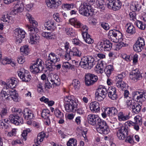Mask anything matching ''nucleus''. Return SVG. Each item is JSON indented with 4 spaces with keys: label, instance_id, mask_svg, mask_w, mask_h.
Listing matches in <instances>:
<instances>
[{
    "label": "nucleus",
    "instance_id": "obj_11",
    "mask_svg": "<svg viewBox=\"0 0 146 146\" xmlns=\"http://www.w3.org/2000/svg\"><path fill=\"white\" fill-rule=\"evenodd\" d=\"M108 37L112 41L116 42L117 40L120 41L123 36L119 31L115 29L110 30L108 33Z\"/></svg>",
    "mask_w": 146,
    "mask_h": 146
},
{
    "label": "nucleus",
    "instance_id": "obj_19",
    "mask_svg": "<svg viewBox=\"0 0 146 146\" xmlns=\"http://www.w3.org/2000/svg\"><path fill=\"white\" fill-rule=\"evenodd\" d=\"M18 74L20 79L24 82H27L30 81L31 78L29 72L27 71H24L23 72L18 71Z\"/></svg>",
    "mask_w": 146,
    "mask_h": 146
},
{
    "label": "nucleus",
    "instance_id": "obj_26",
    "mask_svg": "<svg viewBox=\"0 0 146 146\" xmlns=\"http://www.w3.org/2000/svg\"><path fill=\"white\" fill-rule=\"evenodd\" d=\"M108 115L109 117H113L116 115L118 113L117 109L114 107L108 108L105 110Z\"/></svg>",
    "mask_w": 146,
    "mask_h": 146
},
{
    "label": "nucleus",
    "instance_id": "obj_8",
    "mask_svg": "<svg viewBox=\"0 0 146 146\" xmlns=\"http://www.w3.org/2000/svg\"><path fill=\"white\" fill-rule=\"evenodd\" d=\"M44 65L43 62L40 59H38L30 66V70L34 74L40 72L43 70Z\"/></svg>",
    "mask_w": 146,
    "mask_h": 146
},
{
    "label": "nucleus",
    "instance_id": "obj_55",
    "mask_svg": "<svg viewBox=\"0 0 146 146\" xmlns=\"http://www.w3.org/2000/svg\"><path fill=\"white\" fill-rule=\"evenodd\" d=\"M134 119L135 121L134 123L136 124L139 125H141L142 124V119L139 116H135L134 118Z\"/></svg>",
    "mask_w": 146,
    "mask_h": 146
},
{
    "label": "nucleus",
    "instance_id": "obj_6",
    "mask_svg": "<svg viewBox=\"0 0 146 146\" xmlns=\"http://www.w3.org/2000/svg\"><path fill=\"white\" fill-rule=\"evenodd\" d=\"M27 27L30 31L29 34V43L31 44H36L39 41L40 37L37 34L38 30L37 28H33L29 25Z\"/></svg>",
    "mask_w": 146,
    "mask_h": 146
},
{
    "label": "nucleus",
    "instance_id": "obj_13",
    "mask_svg": "<svg viewBox=\"0 0 146 146\" xmlns=\"http://www.w3.org/2000/svg\"><path fill=\"white\" fill-rule=\"evenodd\" d=\"M106 5L109 9L116 11L121 9L122 3L119 0H109Z\"/></svg>",
    "mask_w": 146,
    "mask_h": 146
},
{
    "label": "nucleus",
    "instance_id": "obj_43",
    "mask_svg": "<svg viewBox=\"0 0 146 146\" xmlns=\"http://www.w3.org/2000/svg\"><path fill=\"white\" fill-rule=\"evenodd\" d=\"M77 141L74 138H70L67 143V146H76Z\"/></svg>",
    "mask_w": 146,
    "mask_h": 146
},
{
    "label": "nucleus",
    "instance_id": "obj_59",
    "mask_svg": "<svg viewBox=\"0 0 146 146\" xmlns=\"http://www.w3.org/2000/svg\"><path fill=\"white\" fill-rule=\"evenodd\" d=\"M97 47L99 50L100 51L102 52L105 51L104 47V42H100L98 43Z\"/></svg>",
    "mask_w": 146,
    "mask_h": 146
},
{
    "label": "nucleus",
    "instance_id": "obj_10",
    "mask_svg": "<svg viewBox=\"0 0 146 146\" xmlns=\"http://www.w3.org/2000/svg\"><path fill=\"white\" fill-rule=\"evenodd\" d=\"M18 114L14 113L13 114H11L9 116V119H4V122L5 123H8L11 121V123L16 125H20L23 123V119L18 116Z\"/></svg>",
    "mask_w": 146,
    "mask_h": 146
},
{
    "label": "nucleus",
    "instance_id": "obj_53",
    "mask_svg": "<svg viewBox=\"0 0 146 146\" xmlns=\"http://www.w3.org/2000/svg\"><path fill=\"white\" fill-rule=\"evenodd\" d=\"M31 131V130L29 128L26 129L25 130H24L21 135V136L23 137L22 139L24 141H26V140L27 136L28 133L30 132Z\"/></svg>",
    "mask_w": 146,
    "mask_h": 146
},
{
    "label": "nucleus",
    "instance_id": "obj_47",
    "mask_svg": "<svg viewBox=\"0 0 146 146\" xmlns=\"http://www.w3.org/2000/svg\"><path fill=\"white\" fill-rule=\"evenodd\" d=\"M116 86L119 89L123 90L124 88H126V87H127V85L124 82L116 83Z\"/></svg>",
    "mask_w": 146,
    "mask_h": 146
},
{
    "label": "nucleus",
    "instance_id": "obj_12",
    "mask_svg": "<svg viewBox=\"0 0 146 146\" xmlns=\"http://www.w3.org/2000/svg\"><path fill=\"white\" fill-rule=\"evenodd\" d=\"M98 80V76L93 74L88 73L85 75L84 81L86 85L87 86L93 85Z\"/></svg>",
    "mask_w": 146,
    "mask_h": 146
},
{
    "label": "nucleus",
    "instance_id": "obj_64",
    "mask_svg": "<svg viewBox=\"0 0 146 146\" xmlns=\"http://www.w3.org/2000/svg\"><path fill=\"white\" fill-rule=\"evenodd\" d=\"M18 62L20 64H23L25 61V60L24 56H20L18 57L17 59Z\"/></svg>",
    "mask_w": 146,
    "mask_h": 146
},
{
    "label": "nucleus",
    "instance_id": "obj_29",
    "mask_svg": "<svg viewBox=\"0 0 146 146\" xmlns=\"http://www.w3.org/2000/svg\"><path fill=\"white\" fill-rule=\"evenodd\" d=\"M69 21L72 25L78 28H80L82 26L83 24L76 18H73L70 19Z\"/></svg>",
    "mask_w": 146,
    "mask_h": 146
},
{
    "label": "nucleus",
    "instance_id": "obj_44",
    "mask_svg": "<svg viewBox=\"0 0 146 146\" xmlns=\"http://www.w3.org/2000/svg\"><path fill=\"white\" fill-rule=\"evenodd\" d=\"M141 106L138 104H136L133 107L132 109L133 112L136 114H137L140 111L141 109Z\"/></svg>",
    "mask_w": 146,
    "mask_h": 146
},
{
    "label": "nucleus",
    "instance_id": "obj_4",
    "mask_svg": "<svg viewBox=\"0 0 146 146\" xmlns=\"http://www.w3.org/2000/svg\"><path fill=\"white\" fill-rule=\"evenodd\" d=\"M64 108L65 111L68 112H74L78 106L76 102L70 96H66L64 98Z\"/></svg>",
    "mask_w": 146,
    "mask_h": 146
},
{
    "label": "nucleus",
    "instance_id": "obj_46",
    "mask_svg": "<svg viewBox=\"0 0 146 146\" xmlns=\"http://www.w3.org/2000/svg\"><path fill=\"white\" fill-rule=\"evenodd\" d=\"M21 52H23L25 55H27L29 53V49L28 46L27 45L21 46L20 48Z\"/></svg>",
    "mask_w": 146,
    "mask_h": 146
},
{
    "label": "nucleus",
    "instance_id": "obj_14",
    "mask_svg": "<svg viewBox=\"0 0 146 146\" xmlns=\"http://www.w3.org/2000/svg\"><path fill=\"white\" fill-rule=\"evenodd\" d=\"M132 96L134 100L139 102L143 98L146 99V90H141L134 91L133 92Z\"/></svg>",
    "mask_w": 146,
    "mask_h": 146
},
{
    "label": "nucleus",
    "instance_id": "obj_34",
    "mask_svg": "<svg viewBox=\"0 0 146 146\" xmlns=\"http://www.w3.org/2000/svg\"><path fill=\"white\" fill-rule=\"evenodd\" d=\"M54 23L53 21H48L44 24L45 28L48 30H53L54 28Z\"/></svg>",
    "mask_w": 146,
    "mask_h": 146
},
{
    "label": "nucleus",
    "instance_id": "obj_7",
    "mask_svg": "<svg viewBox=\"0 0 146 146\" xmlns=\"http://www.w3.org/2000/svg\"><path fill=\"white\" fill-rule=\"evenodd\" d=\"M59 58L53 52L50 53L48 57V60L46 62V66L48 70L52 71L55 69L54 64L59 61Z\"/></svg>",
    "mask_w": 146,
    "mask_h": 146
},
{
    "label": "nucleus",
    "instance_id": "obj_24",
    "mask_svg": "<svg viewBox=\"0 0 146 146\" xmlns=\"http://www.w3.org/2000/svg\"><path fill=\"white\" fill-rule=\"evenodd\" d=\"M50 111L48 109H44L41 113V115L42 117L44 119L45 123L46 125H49L50 123V119L49 118L50 116Z\"/></svg>",
    "mask_w": 146,
    "mask_h": 146
},
{
    "label": "nucleus",
    "instance_id": "obj_61",
    "mask_svg": "<svg viewBox=\"0 0 146 146\" xmlns=\"http://www.w3.org/2000/svg\"><path fill=\"white\" fill-rule=\"evenodd\" d=\"M53 17L57 22H62V19L60 18L59 14L57 13H55L53 15Z\"/></svg>",
    "mask_w": 146,
    "mask_h": 146
},
{
    "label": "nucleus",
    "instance_id": "obj_15",
    "mask_svg": "<svg viewBox=\"0 0 146 146\" xmlns=\"http://www.w3.org/2000/svg\"><path fill=\"white\" fill-rule=\"evenodd\" d=\"M2 85L4 86L6 90L9 88H13L18 84V81L15 78L12 77L7 80V82H2Z\"/></svg>",
    "mask_w": 146,
    "mask_h": 146
},
{
    "label": "nucleus",
    "instance_id": "obj_56",
    "mask_svg": "<svg viewBox=\"0 0 146 146\" xmlns=\"http://www.w3.org/2000/svg\"><path fill=\"white\" fill-rule=\"evenodd\" d=\"M10 17L8 14L4 15L1 18V21L3 22H7L9 23Z\"/></svg>",
    "mask_w": 146,
    "mask_h": 146
},
{
    "label": "nucleus",
    "instance_id": "obj_40",
    "mask_svg": "<svg viewBox=\"0 0 146 146\" xmlns=\"http://www.w3.org/2000/svg\"><path fill=\"white\" fill-rule=\"evenodd\" d=\"M66 33L70 36H74L76 35L74 31L71 28L66 27L65 28Z\"/></svg>",
    "mask_w": 146,
    "mask_h": 146
},
{
    "label": "nucleus",
    "instance_id": "obj_16",
    "mask_svg": "<svg viewBox=\"0 0 146 146\" xmlns=\"http://www.w3.org/2000/svg\"><path fill=\"white\" fill-rule=\"evenodd\" d=\"M14 33L17 43H21L22 40L25 36V32L21 29H16L15 30Z\"/></svg>",
    "mask_w": 146,
    "mask_h": 146
},
{
    "label": "nucleus",
    "instance_id": "obj_51",
    "mask_svg": "<svg viewBox=\"0 0 146 146\" xmlns=\"http://www.w3.org/2000/svg\"><path fill=\"white\" fill-rule=\"evenodd\" d=\"M135 24L138 28L141 30H143L145 28V25L143 24L141 21H137L135 22Z\"/></svg>",
    "mask_w": 146,
    "mask_h": 146
},
{
    "label": "nucleus",
    "instance_id": "obj_58",
    "mask_svg": "<svg viewBox=\"0 0 146 146\" xmlns=\"http://www.w3.org/2000/svg\"><path fill=\"white\" fill-rule=\"evenodd\" d=\"M0 128L6 129H8L9 128V125L5 123L2 121H0Z\"/></svg>",
    "mask_w": 146,
    "mask_h": 146
},
{
    "label": "nucleus",
    "instance_id": "obj_50",
    "mask_svg": "<svg viewBox=\"0 0 146 146\" xmlns=\"http://www.w3.org/2000/svg\"><path fill=\"white\" fill-rule=\"evenodd\" d=\"M135 104L133 100L130 99V100H127V101L126 104L127 105V107L130 109L133 108V107Z\"/></svg>",
    "mask_w": 146,
    "mask_h": 146
},
{
    "label": "nucleus",
    "instance_id": "obj_35",
    "mask_svg": "<svg viewBox=\"0 0 146 146\" xmlns=\"http://www.w3.org/2000/svg\"><path fill=\"white\" fill-rule=\"evenodd\" d=\"M60 81L59 76L57 75L54 74L51 78L50 81L52 83V84H56V85H59Z\"/></svg>",
    "mask_w": 146,
    "mask_h": 146
},
{
    "label": "nucleus",
    "instance_id": "obj_32",
    "mask_svg": "<svg viewBox=\"0 0 146 146\" xmlns=\"http://www.w3.org/2000/svg\"><path fill=\"white\" fill-rule=\"evenodd\" d=\"M70 54L72 56L80 57L81 55V52L79 51L76 47H74L70 50Z\"/></svg>",
    "mask_w": 146,
    "mask_h": 146
},
{
    "label": "nucleus",
    "instance_id": "obj_45",
    "mask_svg": "<svg viewBox=\"0 0 146 146\" xmlns=\"http://www.w3.org/2000/svg\"><path fill=\"white\" fill-rule=\"evenodd\" d=\"M130 8L133 11H139L141 8V6L137 2H135L131 6Z\"/></svg>",
    "mask_w": 146,
    "mask_h": 146
},
{
    "label": "nucleus",
    "instance_id": "obj_5",
    "mask_svg": "<svg viewBox=\"0 0 146 146\" xmlns=\"http://www.w3.org/2000/svg\"><path fill=\"white\" fill-rule=\"evenodd\" d=\"M96 61L94 58L91 56H88L82 57L80 65L84 69H90L95 64Z\"/></svg>",
    "mask_w": 146,
    "mask_h": 146
},
{
    "label": "nucleus",
    "instance_id": "obj_49",
    "mask_svg": "<svg viewBox=\"0 0 146 146\" xmlns=\"http://www.w3.org/2000/svg\"><path fill=\"white\" fill-rule=\"evenodd\" d=\"M54 114L55 116L59 118H62L64 117L63 113L61 112L58 109L56 108L54 111Z\"/></svg>",
    "mask_w": 146,
    "mask_h": 146
},
{
    "label": "nucleus",
    "instance_id": "obj_54",
    "mask_svg": "<svg viewBox=\"0 0 146 146\" xmlns=\"http://www.w3.org/2000/svg\"><path fill=\"white\" fill-rule=\"evenodd\" d=\"M72 41L73 43L74 44H76L80 46H84L86 47H87V45L84 44L82 43L78 39L76 38L72 40Z\"/></svg>",
    "mask_w": 146,
    "mask_h": 146
},
{
    "label": "nucleus",
    "instance_id": "obj_52",
    "mask_svg": "<svg viewBox=\"0 0 146 146\" xmlns=\"http://www.w3.org/2000/svg\"><path fill=\"white\" fill-rule=\"evenodd\" d=\"M74 7V5L73 4H63L62 6V9L64 10H70L72 9Z\"/></svg>",
    "mask_w": 146,
    "mask_h": 146
},
{
    "label": "nucleus",
    "instance_id": "obj_18",
    "mask_svg": "<svg viewBox=\"0 0 146 146\" xmlns=\"http://www.w3.org/2000/svg\"><path fill=\"white\" fill-rule=\"evenodd\" d=\"M90 5L88 2H82L79 7V12L80 13L84 15H91L90 13H87L85 12L87 10L88 8H90Z\"/></svg>",
    "mask_w": 146,
    "mask_h": 146
},
{
    "label": "nucleus",
    "instance_id": "obj_27",
    "mask_svg": "<svg viewBox=\"0 0 146 146\" xmlns=\"http://www.w3.org/2000/svg\"><path fill=\"white\" fill-rule=\"evenodd\" d=\"M105 67V65L102 61L96 65L95 68V70L98 74H102Z\"/></svg>",
    "mask_w": 146,
    "mask_h": 146
},
{
    "label": "nucleus",
    "instance_id": "obj_3",
    "mask_svg": "<svg viewBox=\"0 0 146 146\" xmlns=\"http://www.w3.org/2000/svg\"><path fill=\"white\" fill-rule=\"evenodd\" d=\"M5 89L4 88L1 91V95L2 98V100H13L15 102L18 101V94L16 93L15 90L13 88H9L6 90L7 91H4Z\"/></svg>",
    "mask_w": 146,
    "mask_h": 146
},
{
    "label": "nucleus",
    "instance_id": "obj_1",
    "mask_svg": "<svg viewBox=\"0 0 146 146\" xmlns=\"http://www.w3.org/2000/svg\"><path fill=\"white\" fill-rule=\"evenodd\" d=\"M88 123L96 126V130L101 134L107 135L110 131V129L106 122L102 120L97 115L90 114L88 116Z\"/></svg>",
    "mask_w": 146,
    "mask_h": 146
},
{
    "label": "nucleus",
    "instance_id": "obj_36",
    "mask_svg": "<svg viewBox=\"0 0 146 146\" xmlns=\"http://www.w3.org/2000/svg\"><path fill=\"white\" fill-rule=\"evenodd\" d=\"M104 47L105 51H109L112 47V44L108 40L104 42Z\"/></svg>",
    "mask_w": 146,
    "mask_h": 146
},
{
    "label": "nucleus",
    "instance_id": "obj_28",
    "mask_svg": "<svg viewBox=\"0 0 146 146\" xmlns=\"http://www.w3.org/2000/svg\"><path fill=\"white\" fill-rule=\"evenodd\" d=\"M117 116L118 119L119 121L127 120L130 117L129 114L128 115H126L122 111L119 112L118 113Z\"/></svg>",
    "mask_w": 146,
    "mask_h": 146
},
{
    "label": "nucleus",
    "instance_id": "obj_17",
    "mask_svg": "<svg viewBox=\"0 0 146 146\" xmlns=\"http://www.w3.org/2000/svg\"><path fill=\"white\" fill-rule=\"evenodd\" d=\"M145 45L144 39L140 37L133 46L134 50L136 52H140L143 49Z\"/></svg>",
    "mask_w": 146,
    "mask_h": 146
},
{
    "label": "nucleus",
    "instance_id": "obj_63",
    "mask_svg": "<svg viewBox=\"0 0 146 146\" xmlns=\"http://www.w3.org/2000/svg\"><path fill=\"white\" fill-rule=\"evenodd\" d=\"M101 26L106 30H108L110 29V27L108 24L105 22L102 23L101 24Z\"/></svg>",
    "mask_w": 146,
    "mask_h": 146
},
{
    "label": "nucleus",
    "instance_id": "obj_25",
    "mask_svg": "<svg viewBox=\"0 0 146 146\" xmlns=\"http://www.w3.org/2000/svg\"><path fill=\"white\" fill-rule=\"evenodd\" d=\"M89 107L90 110L93 112H98L100 109V106L99 103L96 101L91 103Z\"/></svg>",
    "mask_w": 146,
    "mask_h": 146
},
{
    "label": "nucleus",
    "instance_id": "obj_39",
    "mask_svg": "<svg viewBox=\"0 0 146 146\" xmlns=\"http://www.w3.org/2000/svg\"><path fill=\"white\" fill-rule=\"evenodd\" d=\"M85 107L82 105H80V107H77V108L74 111H76L77 114L80 115H82L85 113Z\"/></svg>",
    "mask_w": 146,
    "mask_h": 146
},
{
    "label": "nucleus",
    "instance_id": "obj_2",
    "mask_svg": "<svg viewBox=\"0 0 146 146\" xmlns=\"http://www.w3.org/2000/svg\"><path fill=\"white\" fill-rule=\"evenodd\" d=\"M134 122L131 121H128L126 122L124 125L120 126L116 132V135L120 140H123L127 136L129 131L128 125L129 126H133Z\"/></svg>",
    "mask_w": 146,
    "mask_h": 146
},
{
    "label": "nucleus",
    "instance_id": "obj_20",
    "mask_svg": "<svg viewBox=\"0 0 146 146\" xmlns=\"http://www.w3.org/2000/svg\"><path fill=\"white\" fill-rule=\"evenodd\" d=\"M62 0H48L46 5L48 7L52 9H57L62 4Z\"/></svg>",
    "mask_w": 146,
    "mask_h": 146
},
{
    "label": "nucleus",
    "instance_id": "obj_23",
    "mask_svg": "<svg viewBox=\"0 0 146 146\" xmlns=\"http://www.w3.org/2000/svg\"><path fill=\"white\" fill-rule=\"evenodd\" d=\"M19 113H21L22 111H20L18 112ZM24 117L27 120H30L33 119L34 117V115L32 111L27 108H25L23 112Z\"/></svg>",
    "mask_w": 146,
    "mask_h": 146
},
{
    "label": "nucleus",
    "instance_id": "obj_37",
    "mask_svg": "<svg viewBox=\"0 0 146 146\" xmlns=\"http://www.w3.org/2000/svg\"><path fill=\"white\" fill-rule=\"evenodd\" d=\"M45 133L43 132H42L38 134L36 141L37 143L38 144H40V143L43 141V139L45 137Z\"/></svg>",
    "mask_w": 146,
    "mask_h": 146
},
{
    "label": "nucleus",
    "instance_id": "obj_22",
    "mask_svg": "<svg viewBox=\"0 0 146 146\" xmlns=\"http://www.w3.org/2000/svg\"><path fill=\"white\" fill-rule=\"evenodd\" d=\"M116 90L115 87H109L107 90V93L109 97L113 100H115L117 98V95L116 93Z\"/></svg>",
    "mask_w": 146,
    "mask_h": 146
},
{
    "label": "nucleus",
    "instance_id": "obj_38",
    "mask_svg": "<svg viewBox=\"0 0 146 146\" xmlns=\"http://www.w3.org/2000/svg\"><path fill=\"white\" fill-rule=\"evenodd\" d=\"M113 67L112 65H110L106 67V68L104 69V71L105 72L108 76L110 75L111 72L113 70Z\"/></svg>",
    "mask_w": 146,
    "mask_h": 146
},
{
    "label": "nucleus",
    "instance_id": "obj_42",
    "mask_svg": "<svg viewBox=\"0 0 146 146\" xmlns=\"http://www.w3.org/2000/svg\"><path fill=\"white\" fill-rule=\"evenodd\" d=\"M42 35L43 37L48 39H52L54 36L53 33L48 32H42Z\"/></svg>",
    "mask_w": 146,
    "mask_h": 146
},
{
    "label": "nucleus",
    "instance_id": "obj_31",
    "mask_svg": "<svg viewBox=\"0 0 146 146\" xmlns=\"http://www.w3.org/2000/svg\"><path fill=\"white\" fill-rule=\"evenodd\" d=\"M85 41L89 44H92L94 40L92 39L91 36L88 33H85L82 36Z\"/></svg>",
    "mask_w": 146,
    "mask_h": 146
},
{
    "label": "nucleus",
    "instance_id": "obj_33",
    "mask_svg": "<svg viewBox=\"0 0 146 146\" xmlns=\"http://www.w3.org/2000/svg\"><path fill=\"white\" fill-rule=\"evenodd\" d=\"M9 114V110L7 108H3L0 109V118H4Z\"/></svg>",
    "mask_w": 146,
    "mask_h": 146
},
{
    "label": "nucleus",
    "instance_id": "obj_30",
    "mask_svg": "<svg viewBox=\"0 0 146 146\" xmlns=\"http://www.w3.org/2000/svg\"><path fill=\"white\" fill-rule=\"evenodd\" d=\"M127 28L126 32L130 34H133L136 32L135 28L132 24L131 23H127L125 26Z\"/></svg>",
    "mask_w": 146,
    "mask_h": 146
},
{
    "label": "nucleus",
    "instance_id": "obj_41",
    "mask_svg": "<svg viewBox=\"0 0 146 146\" xmlns=\"http://www.w3.org/2000/svg\"><path fill=\"white\" fill-rule=\"evenodd\" d=\"M15 8L16 9L17 12L21 13L23 10L24 6L22 3L20 4H16L15 6Z\"/></svg>",
    "mask_w": 146,
    "mask_h": 146
},
{
    "label": "nucleus",
    "instance_id": "obj_9",
    "mask_svg": "<svg viewBox=\"0 0 146 146\" xmlns=\"http://www.w3.org/2000/svg\"><path fill=\"white\" fill-rule=\"evenodd\" d=\"M108 90L103 86H99L95 93V99L99 101H102L106 97Z\"/></svg>",
    "mask_w": 146,
    "mask_h": 146
},
{
    "label": "nucleus",
    "instance_id": "obj_57",
    "mask_svg": "<svg viewBox=\"0 0 146 146\" xmlns=\"http://www.w3.org/2000/svg\"><path fill=\"white\" fill-rule=\"evenodd\" d=\"M124 40L122 38L120 42L117 45V48H118L119 49L121 48L123 46H127L128 44L126 43H124L123 42Z\"/></svg>",
    "mask_w": 146,
    "mask_h": 146
},
{
    "label": "nucleus",
    "instance_id": "obj_21",
    "mask_svg": "<svg viewBox=\"0 0 146 146\" xmlns=\"http://www.w3.org/2000/svg\"><path fill=\"white\" fill-rule=\"evenodd\" d=\"M129 78L133 81L136 82L142 78V76L137 69L133 70L129 74Z\"/></svg>",
    "mask_w": 146,
    "mask_h": 146
},
{
    "label": "nucleus",
    "instance_id": "obj_60",
    "mask_svg": "<svg viewBox=\"0 0 146 146\" xmlns=\"http://www.w3.org/2000/svg\"><path fill=\"white\" fill-rule=\"evenodd\" d=\"M96 3L99 8L102 9H104V1L103 0H97Z\"/></svg>",
    "mask_w": 146,
    "mask_h": 146
},
{
    "label": "nucleus",
    "instance_id": "obj_62",
    "mask_svg": "<svg viewBox=\"0 0 146 146\" xmlns=\"http://www.w3.org/2000/svg\"><path fill=\"white\" fill-rule=\"evenodd\" d=\"M80 28H81V30L83 31L82 33V36L83 35H84L85 33H88L87 31L88 29V28L86 25H84L82 24V26Z\"/></svg>",
    "mask_w": 146,
    "mask_h": 146
},
{
    "label": "nucleus",
    "instance_id": "obj_48",
    "mask_svg": "<svg viewBox=\"0 0 146 146\" xmlns=\"http://www.w3.org/2000/svg\"><path fill=\"white\" fill-rule=\"evenodd\" d=\"M72 85L75 89H78L80 86V83L78 80L75 79L72 81Z\"/></svg>",
    "mask_w": 146,
    "mask_h": 146
}]
</instances>
